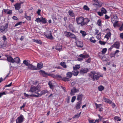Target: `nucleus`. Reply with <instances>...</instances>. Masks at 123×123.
<instances>
[{
    "label": "nucleus",
    "instance_id": "nucleus-47",
    "mask_svg": "<svg viewBox=\"0 0 123 123\" xmlns=\"http://www.w3.org/2000/svg\"><path fill=\"white\" fill-rule=\"evenodd\" d=\"M107 50V48H104L101 51V53L102 54H105Z\"/></svg>",
    "mask_w": 123,
    "mask_h": 123
},
{
    "label": "nucleus",
    "instance_id": "nucleus-36",
    "mask_svg": "<svg viewBox=\"0 0 123 123\" xmlns=\"http://www.w3.org/2000/svg\"><path fill=\"white\" fill-rule=\"evenodd\" d=\"M62 80L64 81H67L70 80L68 78L65 77H62Z\"/></svg>",
    "mask_w": 123,
    "mask_h": 123
},
{
    "label": "nucleus",
    "instance_id": "nucleus-57",
    "mask_svg": "<svg viewBox=\"0 0 123 123\" xmlns=\"http://www.w3.org/2000/svg\"><path fill=\"white\" fill-rule=\"evenodd\" d=\"M95 105L96 107V108H99L100 107H101V104L98 105L96 103H95Z\"/></svg>",
    "mask_w": 123,
    "mask_h": 123
},
{
    "label": "nucleus",
    "instance_id": "nucleus-55",
    "mask_svg": "<svg viewBox=\"0 0 123 123\" xmlns=\"http://www.w3.org/2000/svg\"><path fill=\"white\" fill-rule=\"evenodd\" d=\"M89 122L90 123H94V120L92 119H88Z\"/></svg>",
    "mask_w": 123,
    "mask_h": 123
},
{
    "label": "nucleus",
    "instance_id": "nucleus-21",
    "mask_svg": "<svg viewBox=\"0 0 123 123\" xmlns=\"http://www.w3.org/2000/svg\"><path fill=\"white\" fill-rule=\"evenodd\" d=\"M37 66L38 69H40L43 67V64L41 62L38 63H37Z\"/></svg>",
    "mask_w": 123,
    "mask_h": 123
},
{
    "label": "nucleus",
    "instance_id": "nucleus-13",
    "mask_svg": "<svg viewBox=\"0 0 123 123\" xmlns=\"http://www.w3.org/2000/svg\"><path fill=\"white\" fill-rule=\"evenodd\" d=\"M83 97V95L82 94H80L78 95L77 96V100L78 101V102H82V99Z\"/></svg>",
    "mask_w": 123,
    "mask_h": 123
},
{
    "label": "nucleus",
    "instance_id": "nucleus-39",
    "mask_svg": "<svg viewBox=\"0 0 123 123\" xmlns=\"http://www.w3.org/2000/svg\"><path fill=\"white\" fill-rule=\"evenodd\" d=\"M69 30L70 31H74V28L71 25L69 26Z\"/></svg>",
    "mask_w": 123,
    "mask_h": 123
},
{
    "label": "nucleus",
    "instance_id": "nucleus-45",
    "mask_svg": "<svg viewBox=\"0 0 123 123\" xmlns=\"http://www.w3.org/2000/svg\"><path fill=\"white\" fill-rule=\"evenodd\" d=\"M97 24L99 26H101L102 25L101 20L100 19L98 20L97 21Z\"/></svg>",
    "mask_w": 123,
    "mask_h": 123
},
{
    "label": "nucleus",
    "instance_id": "nucleus-20",
    "mask_svg": "<svg viewBox=\"0 0 123 123\" xmlns=\"http://www.w3.org/2000/svg\"><path fill=\"white\" fill-rule=\"evenodd\" d=\"M20 60L18 57H16L13 59L14 63L15 62L17 64H18L20 62Z\"/></svg>",
    "mask_w": 123,
    "mask_h": 123
},
{
    "label": "nucleus",
    "instance_id": "nucleus-31",
    "mask_svg": "<svg viewBox=\"0 0 123 123\" xmlns=\"http://www.w3.org/2000/svg\"><path fill=\"white\" fill-rule=\"evenodd\" d=\"M25 18L28 20H31V18L30 16H28L27 15V14L26 12L25 13Z\"/></svg>",
    "mask_w": 123,
    "mask_h": 123
},
{
    "label": "nucleus",
    "instance_id": "nucleus-14",
    "mask_svg": "<svg viewBox=\"0 0 123 123\" xmlns=\"http://www.w3.org/2000/svg\"><path fill=\"white\" fill-rule=\"evenodd\" d=\"M82 104V102H78L75 105V107L76 110H79L81 107V105Z\"/></svg>",
    "mask_w": 123,
    "mask_h": 123
},
{
    "label": "nucleus",
    "instance_id": "nucleus-48",
    "mask_svg": "<svg viewBox=\"0 0 123 123\" xmlns=\"http://www.w3.org/2000/svg\"><path fill=\"white\" fill-rule=\"evenodd\" d=\"M42 22L43 23H46L47 22L45 18H42Z\"/></svg>",
    "mask_w": 123,
    "mask_h": 123
},
{
    "label": "nucleus",
    "instance_id": "nucleus-29",
    "mask_svg": "<svg viewBox=\"0 0 123 123\" xmlns=\"http://www.w3.org/2000/svg\"><path fill=\"white\" fill-rule=\"evenodd\" d=\"M48 85L50 89L53 90L54 89V85L52 84V82L51 81H49L48 83Z\"/></svg>",
    "mask_w": 123,
    "mask_h": 123
},
{
    "label": "nucleus",
    "instance_id": "nucleus-53",
    "mask_svg": "<svg viewBox=\"0 0 123 123\" xmlns=\"http://www.w3.org/2000/svg\"><path fill=\"white\" fill-rule=\"evenodd\" d=\"M113 26L114 27H115L116 26L119 27L120 26V25L117 23H115L114 24H113Z\"/></svg>",
    "mask_w": 123,
    "mask_h": 123
},
{
    "label": "nucleus",
    "instance_id": "nucleus-7",
    "mask_svg": "<svg viewBox=\"0 0 123 123\" xmlns=\"http://www.w3.org/2000/svg\"><path fill=\"white\" fill-rule=\"evenodd\" d=\"M30 91L32 92H34L35 93H37V92L38 91V89L36 87L33 86H31Z\"/></svg>",
    "mask_w": 123,
    "mask_h": 123
},
{
    "label": "nucleus",
    "instance_id": "nucleus-56",
    "mask_svg": "<svg viewBox=\"0 0 123 123\" xmlns=\"http://www.w3.org/2000/svg\"><path fill=\"white\" fill-rule=\"evenodd\" d=\"M33 65L31 64H30L29 65V66H27L28 68V69H31L32 67H33Z\"/></svg>",
    "mask_w": 123,
    "mask_h": 123
},
{
    "label": "nucleus",
    "instance_id": "nucleus-38",
    "mask_svg": "<svg viewBox=\"0 0 123 123\" xmlns=\"http://www.w3.org/2000/svg\"><path fill=\"white\" fill-rule=\"evenodd\" d=\"M89 21L90 20L87 18H85V19L84 18L83 23L84 22L85 23H86V25L89 22Z\"/></svg>",
    "mask_w": 123,
    "mask_h": 123
},
{
    "label": "nucleus",
    "instance_id": "nucleus-25",
    "mask_svg": "<svg viewBox=\"0 0 123 123\" xmlns=\"http://www.w3.org/2000/svg\"><path fill=\"white\" fill-rule=\"evenodd\" d=\"M73 75L74 76H77L79 73V72L78 70H74L72 71Z\"/></svg>",
    "mask_w": 123,
    "mask_h": 123
},
{
    "label": "nucleus",
    "instance_id": "nucleus-41",
    "mask_svg": "<svg viewBox=\"0 0 123 123\" xmlns=\"http://www.w3.org/2000/svg\"><path fill=\"white\" fill-rule=\"evenodd\" d=\"M50 76L53 78H55V75L54 74H47V76Z\"/></svg>",
    "mask_w": 123,
    "mask_h": 123
},
{
    "label": "nucleus",
    "instance_id": "nucleus-62",
    "mask_svg": "<svg viewBox=\"0 0 123 123\" xmlns=\"http://www.w3.org/2000/svg\"><path fill=\"white\" fill-rule=\"evenodd\" d=\"M2 38L4 41H6L7 40V38L5 35H3V36Z\"/></svg>",
    "mask_w": 123,
    "mask_h": 123
},
{
    "label": "nucleus",
    "instance_id": "nucleus-43",
    "mask_svg": "<svg viewBox=\"0 0 123 123\" xmlns=\"http://www.w3.org/2000/svg\"><path fill=\"white\" fill-rule=\"evenodd\" d=\"M31 95H35L34 94H31V95H28L27 94L25 93H24V96L26 97H28L29 96H30L31 97H35V96H31Z\"/></svg>",
    "mask_w": 123,
    "mask_h": 123
},
{
    "label": "nucleus",
    "instance_id": "nucleus-16",
    "mask_svg": "<svg viewBox=\"0 0 123 123\" xmlns=\"http://www.w3.org/2000/svg\"><path fill=\"white\" fill-rule=\"evenodd\" d=\"M8 24L7 23L6 24L5 26H2L0 27V30H2V31H4L8 27Z\"/></svg>",
    "mask_w": 123,
    "mask_h": 123
},
{
    "label": "nucleus",
    "instance_id": "nucleus-35",
    "mask_svg": "<svg viewBox=\"0 0 123 123\" xmlns=\"http://www.w3.org/2000/svg\"><path fill=\"white\" fill-rule=\"evenodd\" d=\"M104 89V87L102 86H99L98 87V90L100 91H102Z\"/></svg>",
    "mask_w": 123,
    "mask_h": 123
},
{
    "label": "nucleus",
    "instance_id": "nucleus-11",
    "mask_svg": "<svg viewBox=\"0 0 123 123\" xmlns=\"http://www.w3.org/2000/svg\"><path fill=\"white\" fill-rule=\"evenodd\" d=\"M112 45L114 47L118 49L119 48L120 46V43L119 42L117 41L115 42Z\"/></svg>",
    "mask_w": 123,
    "mask_h": 123
},
{
    "label": "nucleus",
    "instance_id": "nucleus-18",
    "mask_svg": "<svg viewBox=\"0 0 123 123\" xmlns=\"http://www.w3.org/2000/svg\"><path fill=\"white\" fill-rule=\"evenodd\" d=\"M103 98L104 100V101L105 102L108 103L110 104H111L112 103V101L109 99L106 98L105 97H103Z\"/></svg>",
    "mask_w": 123,
    "mask_h": 123
},
{
    "label": "nucleus",
    "instance_id": "nucleus-26",
    "mask_svg": "<svg viewBox=\"0 0 123 123\" xmlns=\"http://www.w3.org/2000/svg\"><path fill=\"white\" fill-rule=\"evenodd\" d=\"M39 72L40 74L43 75L44 77H47V73L45 72L44 71L41 70L39 71Z\"/></svg>",
    "mask_w": 123,
    "mask_h": 123
},
{
    "label": "nucleus",
    "instance_id": "nucleus-30",
    "mask_svg": "<svg viewBox=\"0 0 123 123\" xmlns=\"http://www.w3.org/2000/svg\"><path fill=\"white\" fill-rule=\"evenodd\" d=\"M80 65H75L74 67H73V69L74 70H77L79 69L80 68Z\"/></svg>",
    "mask_w": 123,
    "mask_h": 123
},
{
    "label": "nucleus",
    "instance_id": "nucleus-27",
    "mask_svg": "<svg viewBox=\"0 0 123 123\" xmlns=\"http://www.w3.org/2000/svg\"><path fill=\"white\" fill-rule=\"evenodd\" d=\"M62 77L60 75L56 74L55 75V79H56L58 80H62Z\"/></svg>",
    "mask_w": 123,
    "mask_h": 123
},
{
    "label": "nucleus",
    "instance_id": "nucleus-54",
    "mask_svg": "<svg viewBox=\"0 0 123 123\" xmlns=\"http://www.w3.org/2000/svg\"><path fill=\"white\" fill-rule=\"evenodd\" d=\"M76 98V97L75 96H73L72 98L71 99V102L72 103H73L74 102Z\"/></svg>",
    "mask_w": 123,
    "mask_h": 123
},
{
    "label": "nucleus",
    "instance_id": "nucleus-61",
    "mask_svg": "<svg viewBox=\"0 0 123 123\" xmlns=\"http://www.w3.org/2000/svg\"><path fill=\"white\" fill-rule=\"evenodd\" d=\"M5 94H6V93L4 92H0V98L2 96Z\"/></svg>",
    "mask_w": 123,
    "mask_h": 123
},
{
    "label": "nucleus",
    "instance_id": "nucleus-52",
    "mask_svg": "<svg viewBox=\"0 0 123 123\" xmlns=\"http://www.w3.org/2000/svg\"><path fill=\"white\" fill-rule=\"evenodd\" d=\"M103 54L99 52L98 54V55L99 57H100L101 59L103 58Z\"/></svg>",
    "mask_w": 123,
    "mask_h": 123
},
{
    "label": "nucleus",
    "instance_id": "nucleus-17",
    "mask_svg": "<svg viewBox=\"0 0 123 123\" xmlns=\"http://www.w3.org/2000/svg\"><path fill=\"white\" fill-rule=\"evenodd\" d=\"M79 56L83 59L88 58L89 57V55L87 54H86L84 55L83 54H80L79 55Z\"/></svg>",
    "mask_w": 123,
    "mask_h": 123
},
{
    "label": "nucleus",
    "instance_id": "nucleus-8",
    "mask_svg": "<svg viewBox=\"0 0 123 123\" xmlns=\"http://www.w3.org/2000/svg\"><path fill=\"white\" fill-rule=\"evenodd\" d=\"M111 22L113 24L115 23H118V18L117 16H114L113 18H111Z\"/></svg>",
    "mask_w": 123,
    "mask_h": 123
},
{
    "label": "nucleus",
    "instance_id": "nucleus-22",
    "mask_svg": "<svg viewBox=\"0 0 123 123\" xmlns=\"http://www.w3.org/2000/svg\"><path fill=\"white\" fill-rule=\"evenodd\" d=\"M73 74L72 72H68L66 74L67 77L69 78H71L73 75Z\"/></svg>",
    "mask_w": 123,
    "mask_h": 123
},
{
    "label": "nucleus",
    "instance_id": "nucleus-34",
    "mask_svg": "<svg viewBox=\"0 0 123 123\" xmlns=\"http://www.w3.org/2000/svg\"><path fill=\"white\" fill-rule=\"evenodd\" d=\"M111 35V33L109 32L105 36V38H107V39H109Z\"/></svg>",
    "mask_w": 123,
    "mask_h": 123
},
{
    "label": "nucleus",
    "instance_id": "nucleus-15",
    "mask_svg": "<svg viewBox=\"0 0 123 123\" xmlns=\"http://www.w3.org/2000/svg\"><path fill=\"white\" fill-rule=\"evenodd\" d=\"M76 44L78 47H82L83 45V43L81 41H77V40Z\"/></svg>",
    "mask_w": 123,
    "mask_h": 123
},
{
    "label": "nucleus",
    "instance_id": "nucleus-44",
    "mask_svg": "<svg viewBox=\"0 0 123 123\" xmlns=\"http://www.w3.org/2000/svg\"><path fill=\"white\" fill-rule=\"evenodd\" d=\"M68 13L69 15L72 17H73L74 16V13L72 11L69 10L68 12Z\"/></svg>",
    "mask_w": 123,
    "mask_h": 123
},
{
    "label": "nucleus",
    "instance_id": "nucleus-60",
    "mask_svg": "<svg viewBox=\"0 0 123 123\" xmlns=\"http://www.w3.org/2000/svg\"><path fill=\"white\" fill-rule=\"evenodd\" d=\"M22 22H18L15 25V26L16 27L18 25H20L21 24H22Z\"/></svg>",
    "mask_w": 123,
    "mask_h": 123
},
{
    "label": "nucleus",
    "instance_id": "nucleus-49",
    "mask_svg": "<svg viewBox=\"0 0 123 123\" xmlns=\"http://www.w3.org/2000/svg\"><path fill=\"white\" fill-rule=\"evenodd\" d=\"M114 118L117 121H120L121 120V119L120 117L117 116H116L114 117Z\"/></svg>",
    "mask_w": 123,
    "mask_h": 123
},
{
    "label": "nucleus",
    "instance_id": "nucleus-6",
    "mask_svg": "<svg viewBox=\"0 0 123 123\" xmlns=\"http://www.w3.org/2000/svg\"><path fill=\"white\" fill-rule=\"evenodd\" d=\"M24 119L23 116L22 115H21L16 119V123H22L23 122Z\"/></svg>",
    "mask_w": 123,
    "mask_h": 123
},
{
    "label": "nucleus",
    "instance_id": "nucleus-51",
    "mask_svg": "<svg viewBox=\"0 0 123 123\" xmlns=\"http://www.w3.org/2000/svg\"><path fill=\"white\" fill-rule=\"evenodd\" d=\"M101 37V34L99 33L96 36V38L98 39L99 40Z\"/></svg>",
    "mask_w": 123,
    "mask_h": 123
},
{
    "label": "nucleus",
    "instance_id": "nucleus-24",
    "mask_svg": "<svg viewBox=\"0 0 123 123\" xmlns=\"http://www.w3.org/2000/svg\"><path fill=\"white\" fill-rule=\"evenodd\" d=\"M32 41L39 44H42V41L40 40L34 39H33Z\"/></svg>",
    "mask_w": 123,
    "mask_h": 123
},
{
    "label": "nucleus",
    "instance_id": "nucleus-50",
    "mask_svg": "<svg viewBox=\"0 0 123 123\" xmlns=\"http://www.w3.org/2000/svg\"><path fill=\"white\" fill-rule=\"evenodd\" d=\"M83 8L84 9L87 11H89V7L86 5H85L84 6Z\"/></svg>",
    "mask_w": 123,
    "mask_h": 123
},
{
    "label": "nucleus",
    "instance_id": "nucleus-63",
    "mask_svg": "<svg viewBox=\"0 0 123 123\" xmlns=\"http://www.w3.org/2000/svg\"><path fill=\"white\" fill-rule=\"evenodd\" d=\"M119 29L120 31L123 30V23L121 27L119 28Z\"/></svg>",
    "mask_w": 123,
    "mask_h": 123
},
{
    "label": "nucleus",
    "instance_id": "nucleus-12",
    "mask_svg": "<svg viewBox=\"0 0 123 123\" xmlns=\"http://www.w3.org/2000/svg\"><path fill=\"white\" fill-rule=\"evenodd\" d=\"M7 60L9 62H11L12 63H14L13 61V59L11 56L7 55Z\"/></svg>",
    "mask_w": 123,
    "mask_h": 123
},
{
    "label": "nucleus",
    "instance_id": "nucleus-58",
    "mask_svg": "<svg viewBox=\"0 0 123 123\" xmlns=\"http://www.w3.org/2000/svg\"><path fill=\"white\" fill-rule=\"evenodd\" d=\"M98 15L100 16H102L103 15V13L101 12H97Z\"/></svg>",
    "mask_w": 123,
    "mask_h": 123
},
{
    "label": "nucleus",
    "instance_id": "nucleus-3",
    "mask_svg": "<svg viewBox=\"0 0 123 123\" xmlns=\"http://www.w3.org/2000/svg\"><path fill=\"white\" fill-rule=\"evenodd\" d=\"M65 34H66V36L67 37H69L71 38L75 39V40H77L78 39L75 36L74 34H72L71 33L67 32L66 31L65 32Z\"/></svg>",
    "mask_w": 123,
    "mask_h": 123
},
{
    "label": "nucleus",
    "instance_id": "nucleus-5",
    "mask_svg": "<svg viewBox=\"0 0 123 123\" xmlns=\"http://www.w3.org/2000/svg\"><path fill=\"white\" fill-rule=\"evenodd\" d=\"M48 91L47 90H43L41 91L40 93H37V94L38 95H31V96H35V97H41L42 95H44L46 93L48 92Z\"/></svg>",
    "mask_w": 123,
    "mask_h": 123
},
{
    "label": "nucleus",
    "instance_id": "nucleus-2",
    "mask_svg": "<svg viewBox=\"0 0 123 123\" xmlns=\"http://www.w3.org/2000/svg\"><path fill=\"white\" fill-rule=\"evenodd\" d=\"M76 22L78 25L80 24L81 26H83L86 25V23H83L84 18L83 17H79L78 18H77L76 20Z\"/></svg>",
    "mask_w": 123,
    "mask_h": 123
},
{
    "label": "nucleus",
    "instance_id": "nucleus-33",
    "mask_svg": "<svg viewBox=\"0 0 123 123\" xmlns=\"http://www.w3.org/2000/svg\"><path fill=\"white\" fill-rule=\"evenodd\" d=\"M60 64L62 66V67L64 68H67V66L66 65L65 63L64 62H61L60 63Z\"/></svg>",
    "mask_w": 123,
    "mask_h": 123
},
{
    "label": "nucleus",
    "instance_id": "nucleus-9",
    "mask_svg": "<svg viewBox=\"0 0 123 123\" xmlns=\"http://www.w3.org/2000/svg\"><path fill=\"white\" fill-rule=\"evenodd\" d=\"M79 91V89H77L75 87H74L71 90L70 94L71 95H74L75 93L78 92Z\"/></svg>",
    "mask_w": 123,
    "mask_h": 123
},
{
    "label": "nucleus",
    "instance_id": "nucleus-64",
    "mask_svg": "<svg viewBox=\"0 0 123 123\" xmlns=\"http://www.w3.org/2000/svg\"><path fill=\"white\" fill-rule=\"evenodd\" d=\"M120 37L121 39H123V33L120 34Z\"/></svg>",
    "mask_w": 123,
    "mask_h": 123
},
{
    "label": "nucleus",
    "instance_id": "nucleus-32",
    "mask_svg": "<svg viewBox=\"0 0 123 123\" xmlns=\"http://www.w3.org/2000/svg\"><path fill=\"white\" fill-rule=\"evenodd\" d=\"M101 12L104 14H106L107 12L106 10L104 7H102L101 9Z\"/></svg>",
    "mask_w": 123,
    "mask_h": 123
},
{
    "label": "nucleus",
    "instance_id": "nucleus-37",
    "mask_svg": "<svg viewBox=\"0 0 123 123\" xmlns=\"http://www.w3.org/2000/svg\"><path fill=\"white\" fill-rule=\"evenodd\" d=\"M28 61H26V60H24L23 62V63L25 64L26 66H28L30 64L29 63Z\"/></svg>",
    "mask_w": 123,
    "mask_h": 123
},
{
    "label": "nucleus",
    "instance_id": "nucleus-19",
    "mask_svg": "<svg viewBox=\"0 0 123 123\" xmlns=\"http://www.w3.org/2000/svg\"><path fill=\"white\" fill-rule=\"evenodd\" d=\"M55 49L60 52L62 50V46L61 45H58L55 47Z\"/></svg>",
    "mask_w": 123,
    "mask_h": 123
},
{
    "label": "nucleus",
    "instance_id": "nucleus-23",
    "mask_svg": "<svg viewBox=\"0 0 123 123\" xmlns=\"http://www.w3.org/2000/svg\"><path fill=\"white\" fill-rule=\"evenodd\" d=\"M15 9L16 10H18L21 8L20 4L17 3L14 5Z\"/></svg>",
    "mask_w": 123,
    "mask_h": 123
},
{
    "label": "nucleus",
    "instance_id": "nucleus-28",
    "mask_svg": "<svg viewBox=\"0 0 123 123\" xmlns=\"http://www.w3.org/2000/svg\"><path fill=\"white\" fill-rule=\"evenodd\" d=\"M89 40L91 42L93 43H95L96 42V41L95 40L94 37H90Z\"/></svg>",
    "mask_w": 123,
    "mask_h": 123
},
{
    "label": "nucleus",
    "instance_id": "nucleus-10",
    "mask_svg": "<svg viewBox=\"0 0 123 123\" xmlns=\"http://www.w3.org/2000/svg\"><path fill=\"white\" fill-rule=\"evenodd\" d=\"M88 71V69L87 68H82L80 71V73L81 74H84L86 73Z\"/></svg>",
    "mask_w": 123,
    "mask_h": 123
},
{
    "label": "nucleus",
    "instance_id": "nucleus-46",
    "mask_svg": "<svg viewBox=\"0 0 123 123\" xmlns=\"http://www.w3.org/2000/svg\"><path fill=\"white\" fill-rule=\"evenodd\" d=\"M99 43L101 45H105L106 43L104 41H102L101 40H99Z\"/></svg>",
    "mask_w": 123,
    "mask_h": 123
},
{
    "label": "nucleus",
    "instance_id": "nucleus-42",
    "mask_svg": "<svg viewBox=\"0 0 123 123\" xmlns=\"http://www.w3.org/2000/svg\"><path fill=\"white\" fill-rule=\"evenodd\" d=\"M80 32L82 34L83 37H84L87 34L86 32L85 31H80Z\"/></svg>",
    "mask_w": 123,
    "mask_h": 123
},
{
    "label": "nucleus",
    "instance_id": "nucleus-1",
    "mask_svg": "<svg viewBox=\"0 0 123 123\" xmlns=\"http://www.w3.org/2000/svg\"><path fill=\"white\" fill-rule=\"evenodd\" d=\"M89 76L93 81L98 80L100 77H103V75L100 73H96L94 71H92L89 74Z\"/></svg>",
    "mask_w": 123,
    "mask_h": 123
},
{
    "label": "nucleus",
    "instance_id": "nucleus-40",
    "mask_svg": "<svg viewBox=\"0 0 123 123\" xmlns=\"http://www.w3.org/2000/svg\"><path fill=\"white\" fill-rule=\"evenodd\" d=\"M42 18H36L35 21L37 22V23L41 22H42Z\"/></svg>",
    "mask_w": 123,
    "mask_h": 123
},
{
    "label": "nucleus",
    "instance_id": "nucleus-4",
    "mask_svg": "<svg viewBox=\"0 0 123 123\" xmlns=\"http://www.w3.org/2000/svg\"><path fill=\"white\" fill-rule=\"evenodd\" d=\"M46 37L50 40L53 39V37L51 35V31H46V32L44 33Z\"/></svg>",
    "mask_w": 123,
    "mask_h": 123
},
{
    "label": "nucleus",
    "instance_id": "nucleus-59",
    "mask_svg": "<svg viewBox=\"0 0 123 123\" xmlns=\"http://www.w3.org/2000/svg\"><path fill=\"white\" fill-rule=\"evenodd\" d=\"M95 4L97 5L99 7H100L101 6V5L99 4L98 2V0L96 1V3Z\"/></svg>",
    "mask_w": 123,
    "mask_h": 123
}]
</instances>
